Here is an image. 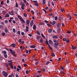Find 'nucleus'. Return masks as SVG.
Returning a JSON list of instances; mask_svg holds the SVG:
<instances>
[{
    "instance_id": "1",
    "label": "nucleus",
    "mask_w": 77,
    "mask_h": 77,
    "mask_svg": "<svg viewBox=\"0 0 77 77\" xmlns=\"http://www.w3.org/2000/svg\"><path fill=\"white\" fill-rule=\"evenodd\" d=\"M17 17L19 18V19H20L21 21H22V24H23V23H25V21H24V20L23 19V18H22V17H21V16H20L18 15Z\"/></svg>"
},
{
    "instance_id": "2",
    "label": "nucleus",
    "mask_w": 77,
    "mask_h": 77,
    "mask_svg": "<svg viewBox=\"0 0 77 77\" xmlns=\"http://www.w3.org/2000/svg\"><path fill=\"white\" fill-rule=\"evenodd\" d=\"M2 74L4 77H6V76H7L8 75L7 72H6L5 71H3L2 72Z\"/></svg>"
},
{
    "instance_id": "3",
    "label": "nucleus",
    "mask_w": 77,
    "mask_h": 77,
    "mask_svg": "<svg viewBox=\"0 0 77 77\" xmlns=\"http://www.w3.org/2000/svg\"><path fill=\"white\" fill-rule=\"evenodd\" d=\"M9 50L10 52L12 53V54H13L14 56H15L14 54L15 53V52L14 51H13L11 49H9Z\"/></svg>"
},
{
    "instance_id": "4",
    "label": "nucleus",
    "mask_w": 77,
    "mask_h": 77,
    "mask_svg": "<svg viewBox=\"0 0 77 77\" xmlns=\"http://www.w3.org/2000/svg\"><path fill=\"white\" fill-rule=\"evenodd\" d=\"M15 45H16L15 44L12 43L10 45V47H12V48H15Z\"/></svg>"
},
{
    "instance_id": "5",
    "label": "nucleus",
    "mask_w": 77,
    "mask_h": 77,
    "mask_svg": "<svg viewBox=\"0 0 77 77\" xmlns=\"http://www.w3.org/2000/svg\"><path fill=\"white\" fill-rule=\"evenodd\" d=\"M26 23L27 25H29L30 23V21L28 19H27V18H26Z\"/></svg>"
},
{
    "instance_id": "6",
    "label": "nucleus",
    "mask_w": 77,
    "mask_h": 77,
    "mask_svg": "<svg viewBox=\"0 0 77 77\" xmlns=\"http://www.w3.org/2000/svg\"><path fill=\"white\" fill-rule=\"evenodd\" d=\"M33 2L35 3V6H36L38 7V2L36 1H34Z\"/></svg>"
},
{
    "instance_id": "7",
    "label": "nucleus",
    "mask_w": 77,
    "mask_h": 77,
    "mask_svg": "<svg viewBox=\"0 0 77 77\" xmlns=\"http://www.w3.org/2000/svg\"><path fill=\"white\" fill-rule=\"evenodd\" d=\"M30 25L31 27H32V26L33 25V20H32L31 21Z\"/></svg>"
},
{
    "instance_id": "8",
    "label": "nucleus",
    "mask_w": 77,
    "mask_h": 77,
    "mask_svg": "<svg viewBox=\"0 0 77 77\" xmlns=\"http://www.w3.org/2000/svg\"><path fill=\"white\" fill-rule=\"evenodd\" d=\"M49 44H51V45H54L53 42L51 40H50L49 41Z\"/></svg>"
},
{
    "instance_id": "9",
    "label": "nucleus",
    "mask_w": 77,
    "mask_h": 77,
    "mask_svg": "<svg viewBox=\"0 0 77 77\" xmlns=\"http://www.w3.org/2000/svg\"><path fill=\"white\" fill-rule=\"evenodd\" d=\"M30 48H35L36 47V46L35 45H31L30 46Z\"/></svg>"
},
{
    "instance_id": "10",
    "label": "nucleus",
    "mask_w": 77,
    "mask_h": 77,
    "mask_svg": "<svg viewBox=\"0 0 77 77\" xmlns=\"http://www.w3.org/2000/svg\"><path fill=\"white\" fill-rule=\"evenodd\" d=\"M53 38L54 39H57L58 38V37L56 35H54L52 36Z\"/></svg>"
},
{
    "instance_id": "11",
    "label": "nucleus",
    "mask_w": 77,
    "mask_h": 77,
    "mask_svg": "<svg viewBox=\"0 0 77 77\" xmlns=\"http://www.w3.org/2000/svg\"><path fill=\"white\" fill-rule=\"evenodd\" d=\"M59 41L58 40L57 41L55 42V44L59 45Z\"/></svg>"
},
{
    "instance_id": "12",
    "label": "nucleus",
    "mask_w": 77,
    "mask_h": 77,
    "mask_svg": "<svg viewBox=\"0 0 77 77\" xmlns=\"http://www.w3.org/2000/svg\"><path fill=\"white\" fill-rule=\"evenodd\" d=\"M36 32L37 35H40L41 33H40V32H39V31L37 30L36 31Z\"/></svg>"
},
{
    "instance_id": "13",
    "label": "nucleus",
    "mask_w": 77,
    "mask_h": 77,
    "mask_svg": "<svg viewBox=\"0 0 77 77\" xmlns=\"http://www.w3.org/2000/svg\"><path fill=\"white\" fill-rule=\"evenodd\" d=\"M57 27H58V28H60V24L59 23L57 24Z\"/></svg>"
},
{
    "instance_id": "14",
    "label": "nucleus",
    "mask_w": 77,
    "mask_h": 77,
    "mask_svg": "<svg viewBox=\"0 0 77 77\" xmlns=\"http://www.w3.org/2000/svg\"><path fill=\"white\" fill-rule=\"evenodd\" d=\"M5 33H7L8 32V29L6 28H5Z\"/></svg>"
},
{
    "instance_id": "15",
    "label": "nucleus",
    "mask_w": 77,
    "mask_h": 77,
    "mask_svg": "<svg viewBox=\"0 0 77 77\" xmlns=\"http://www.w3.org/2000/svg\"><path fill=\"white\" fill-rule=\"evenodd\" d=\"M4 65L6 67H7V69H8V64L6 63H4Z\"/></svg>"
},
{
    "instance_id": "16",
    "label": "nucleus",
    "mask_w": 77,
    "mask_h": 77,
    "mask_svg": "<svg viewBox=\"0 0 77 77\" xmlns=\"http://www.w3.org/2000/svg\"><path fill=\"white\" fill-rule=\"evenodd\" d=\"M42 2L43 5H45V0H43Z\"/></svg>"
},
{
    "instance_id": "17",
    "label": "nucleus",
    "mask_w": 77,
    "mask_h": 77,
    "mask_svg": "<svg viewBox=\"0 0 77 77\" xmlns=\"http://www.w3.org/2000/svg\"><path fill=\"white\" fill-rule=\"evenodd\" d=\"M9 14H10V15H13L14 14H13V11H11V12H9Z\"/></svg>"
},
{
    "instance_id": "18",
    "label": "nucleus",
    "mask_w": 77,
    "mask_h": 77,
    "mask_svg": "<svg viewBox=\"0 0 77 77\" xmlns=\"http://www.w3.org/2000/svg\"><path fill=\"white\" fill-rule=\"evenodd\" d=\"M40 42H41V43H43V42H44L43 39L41 38V39L40 40Z\"/></svg>"
},
{
    "instance_id": "19",
    "label": "nucleus",
    "mask_w": 77,
    "mask_h": 77,
    "mask_svg": "<svg viewBox=\"0 0 77 77\" xmlns=\"http://www.w3.org/2000/svg\"><path fill=\"white\" fill-rule=\"evenodd\" d=\"M9 17V14H7L5 15V17H6V18H7V17Z\"/></svg>"
},
{
    "instance_id": "20",
    "label": "nucleus",
    "mask_w": 77,
    "mask_h": 77,
    "mask_svg": "<svg viewBox=\"0 0 77 77\" xmlns=\"http://www.w3.org/2000/svg\"><path fill=\"white\" fill-rule=\"evenodd\" d=\"M21 6H25V4L23 2H21Z\"/></svg>"
},
{
    "instance_id": "21",
    "label": "nucleus",
    "mask_w": 77,
    "mask_h": 77,
    "mask_svg": "<svg viewBox=\"0 0 77 77\" xmlns=\"http://www.w3.org/2000/svg\"><path fill=\"white\" fill-rule=\"evenodd\" d=\"M40 36H37L36 37V39L37 40H39L40 39Z\"/></svg>"
},
{
    "instance_id": "22",
    "label": "nucleus",
    "mask_w": 77,
    "mask_h": 77,
    "mask_svg": "<svg viewBox=\"0 0 77 77\" xmlns=\"http://www.w3.org/2000/svg\"><path fill=\"white\" fill-rule=\"evenodd\" d=\"M36 29V25H34L33 26V29L34 30H35Z\"/></svg>"
},
{
    "instance_id": "23",
    "label": "nucleus",
    "mask_w": 77,
    "mask_h": 77,
    "mask_svg": "<svg viewBox=\"0 0 77 77\" xmlns=\"http://www.w3.org/2000/svg\"><path fill=\"white\" fill-rule=\"evenodd\" d=\"M26 30L27 31V32H28V31H29V27L28 26H26Z\"/></svg>"
},
{
    "instance_id": "24",
    "label": "nucleus",
    "mask_w": 77,
    "mask_h": 77,
    "mask_svg": "<svg viewBox=\"0 0 77 77\" xmlns=\"http://www.w3.org/2000/svg\"><path fill=\"white\" fill-rule=\"evenodd\" d=\"M4 55L5 58H7V57H8V55H7V54H4Z\"/></svg>"
},
{
    "instance_id": "25",
    "label": "nucleus",
    "mask_w": 77,
    "mask_h": 77,
    "mask_svg": "<svg viewBox=\"0 0 77 77\" xmlns=\"http://www.w3.org/2000/svg\"><path fill=\"white\" fill-rule=\"evenodd\" d=\"M48 32L49 33H51L52 32V29H48Z\"/></svg>"
},
{
    "instance_id": "26",
    "label": "nucleus",
    "mask_w": 77,
    "mask_h": 77,
    "mask_svg": "<svg viewBox=\"0 0 77 77\" xmlns=\"http://www.w3.org/2000/svg\"><path fill=\"white\" fill-rule=\"evenodd\" d=\"M24 16L25 17H27V14L26 13H24Z\"/></svg>"
},
{
    "instance_id": "27",
    "label": "nucleus",
    "mask_w": 77,
    "mask_h": 77,
    "mask_svg": "<svg viewBox=\"0 0 77 77\" xmlns=\"http://www.w3.org/2000/svg\"><path fill=\"white\" fill-rule=\"evenodd\" d=\"M45 43L46 44H47V45H48V46L49 45H50V44H48V41L46 40L45 41Z\"/></svg>"
},
{
    "instance_id": "28",
    "label": "nucleus",
    "mask_w": 77,
    "mask_h": 77,
    "mask_svg": "<svg viewBox=\"0 0 77 77\" xmlns=\"http://www.w3.org/2000/svg\"><path fill=\"white\" fill-rule=\"evenodd\" d=\"M48 47L49 48H50V50H53V48H51V47H50V45H48Z\"/></svg>"
},
{
    "instance_id": "29",
    "label": "nucleus",
    "mask_w": 77,
    "mask_h": 77,
    "mask_svg": "<svg viewBox=\"0 0 77 77\" xmlns=\"http://www.w3.org/2000/svg\"><path fill=\"white\" fill-rule=\"evenodd\" d=\"M23 2H24L25 4H27V1H26V0H23Z\"/></svg>"
},
{
    "instance_id": "30",
    "label": "nucleus",
    "mask_w": 77,
    "mask_h": 77,
    "mask_svg": "<svg viewBox=\"0 0 77 77\" xmlns=\"http://www.w3.org/2000/svg\"><path fill=\"white\" fill-rule=\"evenodd\" d=\"M56 24V22L55 21H53L52 22V25H54Z\"/></svg>"
},
{
    "instance_id": "31",
    "label": "nucleus",
    "mask_w": 77,
    "mask_h": 77,
    "mask_svg": "<svg viewBox=\"0 0 77 77\" xmlns=\"http://www.w3.org/2000/svg\"><path fill=\"white\" fill-rule=\"evenodd\" d=\"M13 31L14 33H16V30L15 29L13 28Z\"/></svg>"
},
{
    "instance_id": "32",
    "label": "nucleus",
    "mask_w": 77,
    "mask_h": 77,
    "mask_svg": "<svg viewBox=\"0 0 77 77\" xmlns=\"http://www.w3.org/2000/svg\"><path fill=\"white\" fill-rule=\"evenodd\" d=\"M57 31L58 33H60V29L58 28Z\"/></svg>"
},
{
    "instance_id": "33",
    "label": "nucleus",
    "mask_w": 77,
    "mask_h": 77,
    "mask_svg": "<svg viewBox=\"0 0 77 77\" xmlns=\"http://www.w3.org/2000/svg\"><path fill=\"white\" fill-rule=\"evenodd\" d=\"M54 47L56 48H57V45H56L55 44H54Z\"/></svg>"
},
{
    "instance_id": "34",
    "label": "nucleus",
    "mask_w": 77,
    "mask_h": 77,
    "mask_svg": "<svg viewBox=\"0 0 77 77\" xmlns=\"http://www.w3.org/2000/svg\"><path fill=\"white\" fill-rule=\"evenodd\" d=\"M29 70H26V74H29Z\"/></svg>"
},
{
    "instance_id": "35",
    "label": "nucleus",
    "mask_w": 77,
    "mask_h": 77,
    "mask_svg": "<svg viewBox=\"0 0 77 77\" xmlns=\"http://www.w3.org/2000/svg\"><path fill=\"white\" fill-rule=\"evenodd\" d=\"M8 62L9 63H13V62H12V60H10L8 61Z\"/></svg>"
},
{
    "instance_id": "36",
    "label": "nucleus",
    "mask_w": 77,
    "mask_h": 77,
    "mask_svg": "<svg viewBox=\"0 0 77 77\" xmlns=\"http://www.w3.org/2000/svg\"><path fill=\"white\" fill-rule=\"evenodd\" d=\"M21 8L22 10H24V6H21Z\"/></svg>"
},
{
    "instance_id": "37",
    "label": "nucleus",
    "mask_w": 77,
    "mask_h": 77,
    "mask_svg": "<svg viewBox=\"0 0 77 77\" xmlns=\"http://www.w3.org/2000/svg\"><path fill=\"white\" fill-rule=\"evenodd\" d=\"M39 25H44V23L43 22H41Z\"/></svg>"
},
{
    "instance_id": "38",
    "label": "nucleus",
    "mask_w": 77,
    "mask_h": 77,
    "mask_svg": "<svg viewBox=\"0 0 77 77\" xmlns=\"http://www.w3.org/2000/svg\"><path fill=\"white\" fill-rule=\"evenodd\" d=\"M61 10L62 12H64V11H65L64 9H63V8H61Z\"/></svg>"
},
{
    "instance_id": "39",
    "label": "nucleus",
    "mask_w": 77,
    "mask_h": 77,
    "mask_svg": "<svg viewBox=\"0 0 77 77\" xmlns=\"http://www.w3.org/2000/svg\"><path fill=\"white\" fill-rule=\"evenodd\" d=\"M31 12L32 14H35V13L34 12V11L33 10L31 11Z\"/></svg>"
},
{
    "instance_id": "40",
    "label": "nucleus",
    "mask_w": 77,
    "mask_h": 77,
    "mask_svg": "<svg viewBox=\"0 0 77 77\" xmlns=\"http://www.w3.org/2000/svg\"><path fill=\"white\" fill-rule=\"evenodd\" d=\"M63 41H67V40L65 38H63Z\"/></svg>"
},
{
    "instance_id": "41",
    "label": "nucleus",
    "mask_w": 77,
    "mask_h": 77,
    "mask_svg": "<svg viewBox=\"0 0 77 77\" xmlns=\"http://www.w3.org/2000/svg\"><path fill=\"white\" fill-rule=\"evenodd\" d=\"M3 53H4V54H6V51H5L3 52Z\"/></svg>"
},
{
    "instance_id": "42",
    "label": "nucleus",
    "mask_w": 77,
    "mask_h": 77,
    "mask_svg": "<svg viewBox=\"0 0 77 77\" xmlns=\"http://www.w3.org/2000/svg\"><path fill=\"white\" fill-rule=\"evenodd\" d=\"M17 34H18L19 35H20V31H17Z\"/></svg>"
},
{
    "instance_id": "43",
    "label": "nucleus",
    "mask_w": 77,
    "mask_h": 77,
    "mask_svg": "<svg viewBox=\"0 0 77 77\" xmlns=\"http://www.w3.org/2000/svg\"><path fill=\"white\" fill-rule=\"evenodd\" d=\"M49 63H50V62L49 61H48L46 63V65H48V64H49Z\"/></svg>"
},
{
    "instance_id": "44",
    "label": "nucleus",
    "mask_w": 77,
    "mask_h": 77,
    "mask_svg": "<svg viewBox=\"0 0 77 77\" xmlns=\"http://www.w3.org/2000/svg\"><path fill=\"white\" fill-rule=\"evenodd\" d=\"M52 56L53 57H54V56H55V55H54V54L53 53L52 54Z\"/></svg>"
},
{
    "instance_id": "45",
    "label": "nucleus",
    "mask_w": 77,
    "mask_h": 77,
    "mask_svg": "<svg viewBox=\"0 0 77 77\" xmlns=\"http://www.w3.org/2000/svg\"><path fill=\"white\" fill-rule=\"evenodd\" d=\"M8 21L7 20H5V24L8 23Z\"/></svg>"
},
{
    "instance_id": "46",
    "label": "nucleus",
    "mask_w": 77,
    "mask_h": 77,
    "mask_svg": "<svg viewBox=\"0 0 77 77\" xmlns=\"http://www.w3.org/2000/svg\"><path fill=\"white\" fill-rule=\"evenodd\" d=\"M12 63H9V65L10 66H11L12 65Z\"/></svg>"
},
{
    "instance_id": "47",
    "label": "nucleus",
    "mask_w": 77,
    "mask_h": 77,
    "mask_svg": "<svg viewBox=\"0 0 77 77\" xmlns=\"http://www.w3.org/2000/svg\"><path fill=\"white\" fill-rule=\"evenodd\" d=\"M16 7L17 8H18V4L17 3H16Z\"/></svg>"
},
{
    "instance_id": "48",
    "label": "nucleus",
    "mask_w": 77,
    "mask_h": 77,
    "mask_svg": "<svg viewBox=\"0 0 77 77\" xmlns=\"http://www.w3.org/2000/svg\"><path fill=\"white\" fill-rule=\"evenodd\" d=\"M18 67L20 69H21V67L20 66H18Z\"/></svg>"
},
{
    "instance_id": "49",
    "label": "nucleus",
    "mask_w": 77,
    "mask_h": 77,
    "mask_svg": "<svg viewBox=\"0 0 77 77\" xmlns=\"http://www.w3.org/2000/svg\"><path fill=\"white\" fill-rule=\"evenodd\" d=\"M2 35H3V36H5V32L2 33Z\"/></svg>"
},
{
    "instance_id": "50",
    "label": "nucleus",
    "mask_w": 77,
    "mask_h": 77,
    "mask_svg": "<svg viewBox=\"0 0 77 77\" xmlns=\"http://www.w3.org/2000/svg\"><path fill=\"white\" fill-rule=\"evenodd\" d=\"M41 35L42 37L43 38H45V36H44V35L42 34H41Z\"/></svg>"
},
{
    "instance_id": "51",
    "label": "nucleus",
    "mask_w": 77,
    "mask_h": 77,
    "mask_svg": "<svg viewBox=\"0 0 77 77\" xmlns=\"http://www.w3.org/2000/svg\"><path fill=\"white\" fill-rule=\"evenodd\" d=\"M21 35H22V36H23V35H24V33L23 32H22Z\"/></svg>"
},
{
    "instance_id": "52",
    "label": "nucleus",
    "mask_w": 77,
    "mask_h": 77,
    "mask_svg": "<svg viewBox=\"0 0 77 77\" xmlns=\"http://www.w3.org/2000/svg\"><path fill=\"white\" fill-rule=\"evenodd\" d=\"M55 20H57V16L55 17Z\"/></svg>"
},
{
    "instance_id": "53",
    "label": "nucleus",
    "mask_w": 77,
    "mask_h": 77,
    "mask_svg": "<svg viewBox=\"0 0 77 77\" xmlns=\"http://www.w3.org/2000/svg\"><path fill=\"white\" fill-rule=\"evenodd\" d=\"M16 77H19V76H18V74L17 73L16 74Z\"/></svg>"
},
{
    "instance_id": "54",
    "label": "nucleus",
    "mask_w": 77,
    "mask_h": 77,
    "mask_svg": "<svg viewBox=\"0 0 77 77\" xmlns=\"http://www.w3.org/2000/svg\"><path fill=\"white\" fill-rule=\"evenodd\" d=\"M48 15H49V16H52V15H53V14H49Z\"/></svg>"
},
{
    "instance_id": "55",
    "label": "nucleus",
    "mask_w": 77,
    "mask_h": 77,
    "mask_svg": "<svg viewBox=\"0 0 77 77\" xmlns=\"http://www.w3.org/2000/svg\"><path fill=\"white\" fill-rule=\"evenodd\" d=\"M43 11H44V12H45L46 14H47V11H45V9H43Z\"/></svg>"
},
{
    "instance_id": "56",
    "label": "nucleus",
    "mask_w": 77,
    "mask_h": 77,
    "mask_svg": "<svg viewBox=\"0 0 77 77\" xmlns=\"http://www.w3.org/2000/svg\"><path fill=\"white\" fill-rule=\"evenodd\" d=\"M1 5H3V1H2L1 2Z\"/></svg>"
},
{
    "instance_id": "57",
    "label": "nucleus",
    "mask_w": 77,
    "mask_h": 77,
    "mask_svg": "<svg viewBox=\"0 0 77 77\" xmlns=\"http://www.w3.org/2000/svg\"><path fill=\"white\" fill-rule=\"evenodd\" d=\"M60 68H61V69H64L63 67V66H61Z\"/></svg>"
},
{
    "instance_id": "58",
    "label": "nucleus",
    "mask_w": 77,
    "mask_h": 77,
    "mask_svg": "<svg viewBox=\"0 0 77 77\" xmlns=\"http://www.w3.org/2000/svg\"><path fill=\"white\" fill-rule=\"evenodd\" d=\"M71 32L70 31H68L67 32V33H71Z\"/></svg>"
},
{
    "instance_id": "59",
    "label": "nucleus",
    "mask_w": 77,
    "mask_h": 77,
    "mask_svg": "<svg viewBox=\"0 0 77 77\" xmlns=\"http://www.w3.org/2000/svg\"><path fill=\"white\" fill-rule=\"evenodd\" d=\"M17 71H20V69H18V68H17Z\"/></svg>"
},
{
    "instance_id": "60",
    "label": "nucleus",
    "mask_w": 77,
    "mask_h": 77,
    "mask_svg": "<svg viewBox=\"0 0 77 77\" xmlns=\"http://www.w3.org/2000/svg\"><path fill=\"white\" fill-rule=\"evenodd\" d=\"M15 21H18V18H17V17H15Z\"/></svg>"
},
{
    "instance_id": "61",
    "label": "nucleus",
    "mask_w": 77,
    "mask_h": 77,
    "mask_svg": "<svg viewBox=\"0 0 77 77\" xmlns=\"http://www.w3.org/2000/svg\"><path fill=\"white\" fill-rule=\"evenodd\" d=\"M3 27V26L2 25H0V28H2Z\"/></svg>"
},
{
    "instance_id": "62",
    "label": "nucleus",
    "mask_w": 77,
    "mask_h": 77,
    "mask_svg": "<svg viewBox=\"0 0 77 77\" xmlns=\"http://www.w3.org/2000/svg\"><path fill=\"white\" fill-rule=\"evenodd\" d=\"M69 42V40L67 39V41H66V42L67 43H68V42Z\"/></svg>"
},
{
    "instance_id": "63",
    "label": "nucleus",
    "mask_w": 77,
    "mask_h": 77,
    "mask_svg": "<svg viewBox=\"0 0 77 77\" xmlns=\"http://www.w3.org/2000/svg\"><path fill=\"white\" fill-rule=\"evenodd\" d=\"M22 62H25V61H24V59H22Z\"/></svg>"
},
{
    "instance_id": "64",
    "label": "nucleus",
    "mask_w": 77,
    "mask_h": 77,
    "mask_svg": "<svg viewBox=\"0 0 77 77\" xmlns=\"http://www.w3.org/2000/svg\"><path fill=\"white\" fill-rule=\"evenodd\" d=\"M8 77H12V76L11 75H9L8 76Z\"/></svg>"
}]
</instances>
